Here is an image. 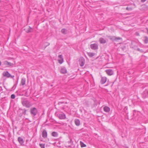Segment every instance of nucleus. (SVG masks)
<instances>
[{
	"label": "nucleus",
	"instance_id": "obj_1",
	"mask_svg": "<svg viewBox=\"0 0 148 148\" xmlns=\"http://www.w3.org/2000/svg\"><path fill=\"white\" fill-rule=\"evenodd\" d=\"M22 104L23 106L29 108L32 106V105L29 101L25 99H22L21 100Z\"/></svg>",
	"mask_w": 148,
	"mask_h": 148
},
{
	"label": "nucleus",
	"instance_id": "obj_2",
	"mask_svg": "<svg viewBox=\"0 0 148 148\" xmlns=\"http://www.w3.org/2000/svg\"><path fill=\"white\" fill-rule=\"evenodd\" d=\"M37 110L36 108L33 107L30 109V113L32 116H36L37 114Z\"/></svg>",
	"mask_w": 148,
	"mask_h": 148
},
{
	"label": "nucleus",
	"instance_id": "obj_3",
	"mask_svg": "<svg viewBox=\"0 0 148 148\" xmlns=\"http://www.w3.org/2000/svg\"><path fill=\"white\" fill-rule=\"evenodd\" d=\"M55 114L60 119H64L66 118L65 114L63 113L61 114H59L58 112H56Z\"/></svg>",
	"mask_w": 148,
	"mask_h": 148
},
{
	"label": "nucleus",
	"instance_id": "obj_4",
	"mask_svg": "<svg viewBox=\"0 0 148 148\" xmlns=\"http://www.w3.org/2000/svg\"><path fill=\"white\" fill-rule=\"evenodd\" d=\"M131 47L136 50L138 47V44L135 41H132L131 43Z\"/></svg>",
	"mask_w": 148,
	"mask_h": 148
},
{
	"label": "nucleus",
	"instance_id": "obj_5",
	"mask_svg": "<svg viewBox=\"0 0 148 148\" xmlns=\"http://www.w3.org/2000/svg\"><path fill=\"white\" fill-rule=\"evenodd\" d=\"M85 60L82 57L79 60V63L81 66H83L85 64Z\"/></svg>",
	"mask_w": 148,
	"mask_h": 148
},
{
	"label": "nucleus",
	"instance_id": "obj_6",
	"mask_svg": "<svg viewBox=\"0 0 148 148\" xmlns=\"http://www.w3.org/2000/svg\"><path fill=\"white\" fill-rule=\"evenodd\" d=\"M91 48L93 50H97L98 49V45L97 44L94 43L90 45Z\"/></svg>",
	"mask_w": 148,
	"mask_h": 148
},
{
	"label": "nucleus",
	"instance_id": "obj_7",
	"mask_svg": "<svg viewBox=\"0 0 148 148\" xmlns=\"http://www.w3.org/2000/svg\"><path fill=\"white\" fill-rule=\"evenodd\" d=\"M105 71L107 74L108 75H112L114 74L113 71L111 69L106 70Z\"/></svg>",
	"mask_w": 148,
	"mask_h": 148
},
{
	"label": "nucleus",
	"instance_id": "obj_8",
	"mask_svg": "<svg viewBox=\"0 0 148 148\" xmlns=\"http://www.w3.org/2000/svg\"><path fill=\"white\" fill-rule=\"evenodd\" d=\"M47 132L45 130H44L42 132V136L44 138H46L47 137Z\"/></svg>",
	"mask_w": 148,
	"mask_h": 148
},
{
	"label": "nucleus",
	"instance_id": "obj_9",
	"mask_svg": "<svg viewBox=\"0 0 148 148\" xmlns=\"http://www.w3.org/2000/svg\"><path fill=\"white\" fill-rule=\"evenodd\" d=\"M3 64L5 66H12L13 64L10 62H9L7 61H5L3 62Z\"/></svg>",
	"mask_w": 148,
	"mask_h": 148
},
{
	"label": "nucleus",
	"instance_id": "obj_10",
	"mask_svg": "<svg viewBox=\"0 0 148 148\" xmlns=\"http://www.w3.org/2000/svg\"><path fill=\"white\" fill-rule=\"evenodd\" d=\"M58 58H60V59L58 60L59 63L60 64H62L63 62V58L62 55H59L58 56Z\"/></svg>",
	"mask_w": 148,
	"mask_h": 148
},
{
	"label": "nucleus",
	"instance_id": "obj_11",
	"mask_svg": "<svg viewBox=\"0 0 148 148\" xmlns=\"http://www.w3.org/2000/svg\"><path fill=\"white\" fill-rule=\"evenodd\" d=\"M60 73L62 74H65L67 72V70L65 67H62L60 69Z\"/></svg>",
	"mask_w": 148,
	"mask_h": 148
},
{
	"label": "nucleus",
	"instance_id": "obj_12",
	"mask_svg": "<svg viewBox=\"0 0 148 148\" xmlns=\"http://www.w3.org/2000/svg\"><path fill=\"white\" fill-rule=\"evenodd\" d=\"M18 140L19 142V143L21 145H23L24 143V141L23 138L21 137H18Z\"/></svg>",
	"mask_w": 148,
	"mask_h": 148
},
{
	"label": "nucleus",
	"instance_id": "obj_13",
	"mask_svg": "<svg viewBox=\"0 0 148 148\" xmlns=\"http://www.w3.org/2000/svg\"><path fill=\"white\" fill-rule=\"evenodd\" d=\"M103 111L106 112H109L110 110V108L108 106H105L103 108Z\"/></svg>",
	"mask_w": 148,
	"mask_h": 148
},
{
	"label": "nucleus",
	"instance_id": "obj_14",
	"mask_svg": "<svg viewBox=\"0 0 148 148\" xmlns=\"http://www.w3.org/2000/svg\"><path fill=\"white\" fill-rule=\"evenodd\" d=\"M107 78L105 77H102L101 78L100 83L102 84H104L106 81Z\"/></svg>",
	"mask_w": 148,
	"mask_h": 148
},
{
	"label": "nucleus",
	"instance_id": "obj_15",
	"mask_svg": "<svg viewBox=\"0 0 148 148\" xmlns=\"http://www.w3.org/2000/svg\"><path fill=\"white\" fill-rule=\"evenodd\" d=\"M143 97L144 98H147L148 97V90L145 91L142 94Z\"/></svg>",
	"mask_w": 148,
	"mask_h": 148
},
{
	"label": "nucleus",
	"instance_id": "obj_16",
	"mask_svg": "<svg viewBox=\"0 0 148 148\" xmlns=\"http://www.w3.org/2000/svg\"><path fill=\"white\" fill-rule=\"evenodd\" d=\"M3 76L7 77H9L11 76V75L8 71H7L5 72H4L3 73Z\"/></svg>",
	"mask_w": 148,
	"mask_h": 148
},
{
	"label": "nucleus",
	"instance_id": "obj_17",
	"mask_svg": "<svg viewBox=\"0 0 148 148\" xmlns=\"http://www.w3.org/2000/svg\"><path fill=\"white\" fill-rule=\"evenodd\" d=\"M99 41L101 44H105L106 43V40L102 38H100L99 40Z\"/></svg>",
	"mask_w": 148,
	"mask_h": 148
},
{
	"label": "nucleus",
	"instance_id": "obj_18",
	"mask_svg": "<svg viewBox=\"0 0 148 148\" xmlns=\"http://www.w3.org/2000/svg\"><path fill=\"white\" fill-rule=\"evenodd\" d=\"M110 39L117 41L118 40L121 39L122 38H121L116 37L115 36H113Z\"/></svg>",
	"mask_w": 148,
	"mask_h": 148
},
{
	"label": "nucleus",
	"instance_id": "obj_19",
	"mask_svg": "<svg viewBox=\"0 0 148 148\" xmlns=\"http://www.w3.org/2000/svg\"><path fill=\"white\" fill-rule=\"evenodd\" d=\"M75 124L77 126H79L80 124V122L78 119H76L75 120Z\"/></svg>",
	"mask_w": 148,
	"mask_h": 148
},
{
	"label": "nucleus",
	"instance_id": "obj_20",
	"mask_svg": "<svg viewBox=\"0 0 148 148\" xmlns=\"http://www.w3.org/2000/svg\"><path fill=\"white\" fill-rule=\"evenodd\" d=\"M61 32L62 34H66L68 33L67 30L64 28L62 29Z\"/></svg>",
	"mask_w": 148,
	"mask_h": 148
},
{
	"label": "nucleus",
	"instance_id": "obj_21",
	"mask_svg": "<svg viewBox=\"0 0 148 148\" xmlns=\"http://www.w3.org/2000/svg\"><path fill=\"white\" fill-rule=\"evenodd\" d=\"M26 80L25 78H22L21 81V84L22 86H24L25 84Z\"/></svg>",
	"mask_w": 148,
	"mask_h": 148
},
{
	"label": "nucleus",
	"instance_id": "obj_22",
	"mask_svg": "<svg viewBox=\"0 0 148 148\" xmlns=\"http://www.w3.org/2000/svg\"><path fill=\"white\" fill-rule=\"evenodd\" d=\"M51 136L55 137H57L58 136V133L55 132H53L51 133Z\"/></svg>",
	"mask_w": 148,
	"mask_h": 148
},
{
	"label": "nucleus",
	"instance_id": "obj_23",
	"mask_svg": "<svg viewBox=\"0 0 148 148\" xmlns=\"http://www.w3.org/2000/svg\"><path fill=\"white\" fill-rule=\"evenodd\" d=\"M144 42L145 44H147L148 43V37L147 36H145L144 37Z\"/></svg>",
	"mask_w": 148,
	"mask_h": 148
},
{
	"label": "nucleus",
	"instance_id": "obj_24",
	"mask_svg": "<svg viewBox=\"0 0 148 148\" xmlns=\"http://www.w3.org/2000/svg\"><path fill=\"white\" fill-rule=\"evenodd\" d=\"M87 53L88 56L90 57L93 56L95 54V53L91 52H88Z\"/></svg>",
	"mask_w": 148,
	"mask_h": 148
},
{
	"label": "nucleus",
	"instance_id": "obj_25",
	"mask_svg": "<svg viewBox=\"0 0 148 148\" xmlns=\"http://www.w3.org/2000/svg\"><path fill=\"white\" fill-rule=\"evenodd\" d=\"M80 143L81 147H86V145L82 141H80Z\"/></svg>",
	"mask_w": 148,
	"mask_h": 148
},
{
	"label": "nucleus",
	"instance_id": "obj_26",
	"mask_svg": "<svg viewBox=\"0 0 148 148\" xmlns=\"http://www.w3.org/2000/svg\"><path fill=\"white\" fill-rule=\"evenodd\" d=\"M21 110H23V112H22V114L25 115V114H26V111H27V110L25 109H21Z\"/></svg>",
	"mask_w": 148,
	"mask_h": 148
},
{
	"label": "nucleus",
	"instance_id": "obj_27",
	"mask_svg": "<svg viewBox=\"0 0 148 148\" xmlns=\"http://www.w3.org/2000/svg\"><path fill=\"white\" fill-rule=\"evenodd\" d=\"M39 145L41 148H45V144H40Z\"/></svg>",
	"mask_w": 148,
	"mask_h": 148
},
{
	"label": "nucleus",
	"instance_id": "obj_28",
	"mask_svg": "<svg viewBox=\"0 0 148 148\" xmlns=\"http://www.w3.org/2000/svg\"><path fill=\"white\" fill-rule=\"evenodd\" d=\"M136 50L141 52H143V50L140 49L138 47L137 48V49H136Z\"/></svg>",
	"mask_w": 148,
	"mask_h": 148
},
{
	"label": "nucleus",
	"instance_id": "obj_29",
	"mask_svg": "<svg viewBox=\"0 0 148 148\" xmlns=\"http://www.w3.org/2000/svg\"><path fill=\"white\" fill-rule=\"evenodd\" d=\"M15 95L14 94H12L11 96V98L12 99H14L15 98Z\"/></svg>",
	"mask_w": 148,
	"mask_h": 148
},
{
	"label": "nucleus",
	"instance_id": "obj_30",
	"mask_svg": "<svg viewBox=\"0 0 148 148\" xmlns=\"http://www.w3.org/2000/svg\"><path fill=\"white\" fill-rule=\"evenodd\" d=\"M126 9L128 10H132V8L127 7L126 8Z\"/></svg>",
	"mask_w": 148,
	"mask_h": 148
},
{
	"label": "nucleus",
	"instance_id": "obj_31",
	"mask_svg": "<svg viewBox=\"0 0 148 148\" xmlns=\"http://www.w3.org/2000/svg\"><path fill=\"white\" fill-rule=\"evenodd\" d=\"M146 0H141V1L143 3L145 2Z\"/></svg>",
	"mask_w": 148,
	"mask_h": 148
},
{
	"label": "nucleus",
	"instance_id": "obj_32",
	"mask_svg": "<svg viewBox=\"0 0 148 148\" xmlns=\"http://www.w3.org/2000/svg\"><path fill=\"white\" fill-rule=\"evenodd\" d=\"M1 21V19H0V22Z\"/></svg>",
	"mask_w": 148,
	"mask_h": 148
}]
</instances>
